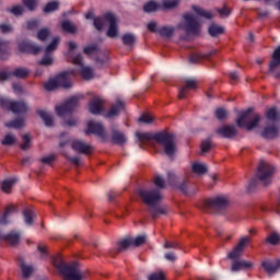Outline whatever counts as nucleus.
<instances>
[{"label":"nucleus","mask_w":280,"mask_h":280,"mask_svg":"<svg viewBox=\"0 0 280 280\" xmlns=\"http://www.w3.org/2000/svg\"><path fill=\"white\" fill-rule=\"evenodd\" d=\"M194 12H196V14H198L199 16H203V19H212L213 14L211 13V11H205L202 8L200 7H192Z\"/></svg>","instance_id":"nucleus-47"},{"label":"nucleus","mask_w":280,"mask_h":280,"mask_svg":"<svg viewBox=\"0 0 280 280\" xmlns=\"http://www.w3.org/2000/svg\"><path fill=\"white\" fill-rule=\"evenodd\" d=\"M32 71L27 68H16L13 71L0 70V82H4V80H10V78H18L23 80L30 75Z\"/></svg>","instance_id":"nucleus-14"},{"label":"nucleus","mask_w":280,"mask_h":280,"mask_svg":"<svg viewBox=\"0 0 280 280\" xmlns=\"http://www.w3.org/2000/svg\"><path fill=\"white\" fill-rule=\"evenodd\" d=\"M61 27L63 32H67L68 34H75V32H78V27H75V24L71 21H63Z\"/></svg>","instance_id":"nucleus-42"},{"label":"nucleus","mask_w":280,"mask_h":280,"mask_svg":"<svg viewBox=\"0 0 280 280\" xmlns=\"http://www.w3.org/2000/svg\"><path fill=\"white\" fill-rule=\"evenodd\" d=\"M4 240L12 244V246H16L21 242V233L12 231L5 235Z\"/></svg>","instance_id":"nucleus-36"},{"label":"nucleus","mask_w":280,"mask_h":280,"mask_svg":"<svg viewBox=\"0 0 280 280\" xmlns=\"http://www.w3.org/2000/svg\"><path fill=\"white\" fill-rule=\"evenodd\" d=\"M19 50L22 51V54H33V56H36L43 51V47L32 42H22L19 44Z\"/></svg>","instance_id":"nucleus-19"},{"label":"nucleus","mask_w":280,"mask_h":280,"mask_svg":"<svg viewBox=\"0 0 280 280\" xmlns=\"http://www.w3.org/2000/svg\"><path fill=\"white\" fill-rule=\"evenodd\" d=\"M94 27L98 31H102L104 28V19L94 18Z\"/></svg>","instance_id":"nucleus-62"},{"label":"nucleus","mask_w":280,"mask_h":280,"mask_svg":"<svg viewBox=\"0 0 280 280\" xmlns=\"http://www.w3.org/2000/svg\"><path fill=\"white\" fill-rule=\"evenodd\" d=\"M15 141H16V138L9 133L2 140V145H14Z\"/></svg>","instance_id":"nucleus-56"},{"label":"nucleus","mask_w":280,"mask_h":280,"mask_svg":"<svg viewBox=\"0 0 280 280\" xmlns=\"http://www.w3.org/2000/svg\"><path fill=\"white\" fill-rule=\"evenodd\" d=\"M178 5V0H162V4L156 1H149L143 5L144 12H156L159 10H174Z\"/></svg>","instance_id":"nucleus-9"},{"label":"nucleus","mask_w":280,"mask_h":280,"mask_svg":"<svg viewBox=\"0 0 280 280\" xmlns=\"http://www.w3.org/2000/svg\"><path fill=\"white\" fill-rule=\"evenodd\" d=\"M213 54H215L214 51L208 52V54H203V52H194L190 58H189V62H191L192 65H196L198 62H202V60H208V58L210 56H213Z\"/></svg>","instance_id":"nucleus-32"},{"label":"nucleus","mask_w":280,"mask_h":280,"mask_svg":"<svg viewBox=\"0 0 280 280\" xmlns=\"http://www.w3.org/2000/svg\"><path fill=\"white\" fill-rule=\"evenodd\" d=\"M23 218L26 226H32V224H34V220H36V211L32 208H26L23 211Z\"/></svg>","instance_id":"nucleus-31"},{"label":"nucleus","mask_w":280,"mask_h":280,"mask_svg":"<svg viewBox=\"0 0 280 280\" xmlns=\"http://www.w3.org/2000/svg\"><path fill=\"white\" fill-rule=\"evenodd\" d=\"M217 132L224 139H233L237 135V129L234 125H228L217 129Z\"/></svg>","instance_id":"nucleus-23"},{"label":"nucleus","mask_w":280,"mask_h":280,"mask_svg":"<svg viewBox=\"0 0 280 280\" xmlns=\"http://www.w3.org/2000/svg\"><path fill=\"white\" fill-rule=\"evenodd\" d=\"M90 132L92 135H96V137H100L101 139H103V141H106V139H108V133H106L104 125H102L101 122H96L93 120L89 121L85 135H90Z\"/></svg>","instance_id":"nucleus-17"},{"label":"nucleus","mask_w":280,"mask_h":280,"mask_svg":"<svg viewBox=\"0 0 280 280\" xmlns=\"http://www.w3.org/2000/svg\"><path fill=\"white\" fill-rule=\"evenodd\" d=\"M73 49H78V44L74 42H69V49L68 54L71 56V60L73 65H77V67H80L79 73L83 78V80H93L94 70L93 68L89 66H84V58L82 57V54L71 55L73 52Z\"/></svg>","instance_id":"nucleus-5"},{"label":"nucleus","mask_w":280,"mask_h":280,"mask_svg":"<svg viewBox=\"0 0 280 280\" xmlns=\"http://www.w3.org/2000/svg\"><path fill=\"white\" fill-rule=\"evenodd\" d=\"M264 139H277L279 137V127L277 122H267L262 131Z\"/></svg>","instance_id":"nucleus-21"},{"label":"nucleus","mask_w":280,"mask_h":280,"mask_svg":"<svg viewBox=\"0 0 280 280\" xmlns=\"http://www.w3.org/2000/svg\"><path fill=\"white\" fill-rule=\"evenodd\" d=\"M178 189H180V191L183 194H185V196H194V194H196L198 191L196 186H194V184L189 183V180H183L178 185Z\"/></svg>","instance_id":"nucleus-26"},{"label":"nucleus","mask_w":280,"mask_h":280,"mask_svg":"<svg viewBox=\"0 0 280 280\" xmlns=\"http://www.w3.org/2000/svg\"><path fill=\"white\" fill-rule=\"evenodd\" d=\"M112 141L116 145H124L128 141V137H126L125 132L112 130Z\"/></svg>","instance_id":"nucleus-29"},{"label":"nucleus","mask_w":280,"mask_h":280,"mask_svg":"<svg viewBox=\"0 0 280 280\" xmlns=\"http://www.w3.org/2000/svg\"><path fill=\"white\" fill-rule=\"evenodd\" d=\"M145 240H147L145 235H140L135 238H132V237L124 238L122 241H120L118 243V246L116 249L109 252V255H115L116 253H121V252L126 250L127 248H130V246H141L142 244H145Z\"/></svg>","instance_id":"nucleus-10"},{"label":"nucleus","mask_w":280,"mask_h":280,"mask_svg":"<svg viewBox=\"0 0 280 280\" xmlns=\"http://www.w3.org/2000/svg\"><path fill=\"white\" fill-rule=\"evenodd\" d=\"M10 58V44L0 39V60H8Z\"/></svg>","instance_id":"nucleus-35"},{"label":"nucleus","mask_w":280,"mask_h":280,"mask_svg":"<svg viewBox=\"0 0 280 280\" xmlns=\"http://www.w3.org/2000/svg\"><path fill=\"white\" fill-rule=\"evenodd\" d=\"M60 45V37L57 36L52 39V42L45 48V55L43 59L39 61V65L43 67H51L54 65L52 54Z\"/></svg>","instance_id":"nucleus-13"},{"label":"nucleus","mask_w":280,"mask_h":280,"mask_svg":"<svg viewBox=\"0 0 280 280\" xmlns=\"http://www.w3.org/2000/svg\"><path fill=\"white\" fill-rule=\"evenodd\" d=\"M261 121V116L253 112V108H249L241 114L236 119L238 128H247V130H254L257 128V124Z\"/></svg>","instance_id":"nucleus-6"},{"label":"nucleus","mask_w":280,"mask_h":280,"mask_svg":"<svg viewBox=\"0 0 280 280\" xmlns=\"http://www.w3.org/2000/svg\"><path fill=\"white\" fill-rule=\"evenodd\" d=\"M174 32H176L174 26H162L159 28V34L163 38H172V36H174Z\"/></svg>","instance_id":"nucleus-38"},{"label":"nucleus","mask_w":280,"mask_h":280,"mask_svg":"<svg viewBox=\"0 0 280 280\" xmlns=\"http://www.w3.org/2000/svg\"><path fill=\"white\" fill-rule=\"evenodd\" d=\"M149 280H165V273L163 271H156L149 276Z\"/></svg>","instance_id":"nucleus-58"},{"label":"nucleus","mask_w":280,"mask_h":280,"mask_svg":"<svg viewBox=\"0 0 280 280\" xmlns=\"http://www.w3.org/2000/svg\"><path fill=\"white\" fill-rule=\"evenodd\" d=\"M229 207V198L224 196L207 199L202 202L201 209L203 211H222Z\"/></svg>","instance_id":"nucleus-8"},{"label":"nucleus","mask_w":280,"mask_h":280,"mask_svg":"<svg viewBox=\"0 0 280 280\" xmlns=\"http://www.w3.org/2000/svg\"><path fill=\"white\" fill-rule=\"evenodd\" d=\"M97 67H104L105 65H108V52L102 50L98 56L94 59Z\"/></svg>","instance_id":"nucleus-39"},{"label":"nucleus","mask_w":280,"mask_h":280,"mask_svg":"<svg viewBox=\"0 0 280 280\" xmlns=\"http://www.w3.org/2000/svg\"><path fill=\"white\" fill-rule=\"evenodd\" d=\"M266 242L272 246H277L280 242V234L278 232H272L267 238Z\"/></svg>","instance_id":"nucleus-48"},{"label":"nucleus","mask_w":280,"mask_h":280,"mask_svg":"<svg viewBox=\"0 0 280 280\" xmlns=\"http://www.w3.org/2000/svg\"><path fill=\"white\" fill-rule=\"evenodd\" d=\"M80 105V98L78 96H72L65 104L56 107V113L59 117H65L66 115H71L73 110Z\"/></svg>","instance_id":"nucleus-12"},{"label":"nucleus","mask_w":280,"mask_h":280,"mask_svg":"<svg viewBox=\"0 0 280 280\" xmlns=\"http://www.w3.org/2000/svg\"><path fill=\"white\" fill-rule=\"evenodd\" d=\"M104 19L109 24V27L107 30L108 38H117V36H119V26L117 25V23H119V20L117 19V15L113 13H106L104 15Z\"/></svg>","instance_id":"nucleus-15"},{"label":"nucleus","mask_w":280,"mask_h":280,"mask_svg":"<svg viewBox=\"0 0 280 280\" xmlns=\"http://www.w3.org/2000/svg\"><path fill=\"white\" fill-rule=\"evenodd\" d=\"M121 110H124V102L117 101L116 104L106 113L105 117L113 119V117H117Z\"/></svg>","instance_id":"nucleus-30"},{"label":"nucleus","mask_w":280,"mask_h":280,"mask_svg":"<svg viewBox=\"0 0 280 280\" xmlns=\"http://www.w3.org/2000/svg\"><path fill=\"white\" fill-rule=\"evenodd\" d=\"M22 277L23 279L30 278L32 272H34V268L30 265H25V262L21 264Z\"/></svg>","instance_id":"nucleus-46"},{"label":"nucleus","mask_w":280,"mask_h":280,"mask_svg":"<svg viewBox=\"0 0 280 280\" xmlns=\"http://www.w3.org/2000/svg\"><path fill=\"white\" fill-rule=\"evenodd\" d=\"M14 183H16L15 177L4 179L1 185L2 191H4L5 194H10V189H12V187H14Z\"/></svg>","instance_id":"nucleus-41"},{"label":"nucleus","mask_w":280,"mask_h":280,"mask_svg":"<svg viewBox=\"0 0 280 280\" xmlns=\"http://www.w3.org/2000/svg\"><path fill=\"white\" fill-rule=\"evenodd\" d=\"M191 171L194 174H198V176H202L207 172V165L196 162L191 165Z\"/></svg>","instance_id":"nucleus-43"},{"label":"nucleus","mask_w":280,"mask_h":280,"mask_svg":"<svg viewBox=\"0 0 280 280\" xmlns=\"http://www.w3.org/2000/svg\"><path fill=\"white\" fill-rule=\"evenodd\" d=\"M280 66V46L273 51L272 61L269 65L270 73H275L277 67Z\"/></svg>","instance_id":"nucleus-33"},{"label":"nucleus","mask_w":280,"mask_h":280,"mask_svg":"<svg viewBox=\"0 0 280 280\" xmlns=\"http://www.w3.org/2000/svg\"><path fill=\"white\" fill-rule=\"evenodd\" d=\"M37 115H39V117L43 119L45 126H47L48 128H50V126H54V116L49 112L39 109L37 110Z\"/></svg>","instance_id":"nucleus-34"},{"label":"nucleus","mask_w":280,"mask_h":280,"mask_svg":"<svg viewBox=\"0 0 280 280\" xmlns=\"http://www.w3.org/2000/svg\"><path fill=\"white\" fill-rule=\"evenodd\" d=\"M261 267L267 272V275H275L277 270L280 268V259L272 261V260H264L261 262Z\"/></svg>","instance_id":"nucleus-24"},{"label":"nucleus","mask_w":280,"mask_h":280,"mask_svg":"<svg viewBox=\"0 0 280 280\" xmlns=\"http://www.w3.org/2000/svg\"><path fill=\"white\" fill-rule=\"evenodd\" d=\"M4 126L7 128H14L15 130H19V128H23V126H25V120H23V118H15L9 122H5Z\"/></svg>","instance_id":"nucleus-40"},{"label":"nucleus","mask_w":280,"mask_h":280,"mask_svg":"<svg viewBox=\"0 0 280 280\" xmlns=\"http://www.w3.org/2000/svg\"><path fill=\"white\" fill-rule=\"evenodd\" d=\"M0 31L2 34H12L14 32V27L11 24H0Z\"/></svg>","instance_id":"nucleus-59"},{"label":"nucleus","mask_w":280,"mask_h":280,"mask_svg":"<svg viewBox=\"0 0 280 280\" xmlns=\"http://www.w3.org/2000/svg\"><path fill=\"white\" fill-rule=\"evenodd\" d=\"M52 266L62 275L65 280H82L84 279V273L80 270L78 264L72 262L70 265H65V261L60 257L52 258Z\"/></svg>","instance_id":"nucleus-3"},{"label":"nucleus","mask_w":280,"mask_h":280,"mask_svg":"<svg viewBox=\"0 0 280 280\" xmlns=\"http://www.w3.org/2000/svg\"><path fill=\"white\" fill-rule=\"evenodd\" d=\"M49 34H51V31L49 28H42L37 32V38L38 40H47Z\"/></svg>","instance_id":"nucleus-51"},{"label":"nucleus","mask_w":280,"mask_h":280,"mask_svg":"<svg viewBox=\"0 0 280 280\" xmlns=\"http://www.w3.org/2000/svg\"><path fill=\"white\" fill-rule=\"evenodd\" d=\"M183 19L184 21L177 25V28L183 30L187 36H182V40H188L189 36H199L200 22H198V16L192 13H186Z\"/></svg>","instance_id":"nucleus-4"},{"label":"nucleus","mask_w":280,"mask_h":280,"mask_svg":"<svg viewBox=\"0 0 280 280\" xmlns=\"http://www.w3.org/2000/svg\"><path fill=\"white\" fill-rule=\"evenodd\" d=\"M234 261L232 264V272H240V270H245L248 268H253V262L252 261H246V260H237V259H232Z\"/></svg>","instance_id":"nucleus-28"},{"label":"nucleus","mask_w":280,"mask_h":280,"mask_svg":"<svg viewBox=\"0 0 280 280\" xmlns=\"http://www.w3.org/2000/svg\"><path fill=\"white\" fill-rule=\"evenodd\" d=\"M248 244H250V236L242 237L234 249L228 254V259H240Z\"/></svg>","instance_id":"nucleus-18"},{"label":"nucleus","mask_w":280,"mask_h":280,"mask_svg":"<svg viewBox=\"0 0 280 280\" xmlns=\"http://www.w3.org/2000/svg\"><path fill=\"white\" fill-rule=\"evenodd\" d=\"M59 5H60V3H58V1H50L44 8V12L46 14L49 12H55V10H58Z\"/></svg>","instance_id":"nucleus-50"},{"label":"nucleus","mask_w":280,"mask_h":280,"mask_svg":"<svg viewBox=\"0 0 280 280\" xmlns=\"http://www.w3.org/2000/svg\"><path fill=\"white\" fill-rule=\"evenodd\" d=\"M74 75H75V71L69 70V71L59 73L55 78V80L57 81V84L59 85V88L71 89V86H73V81L71 80V78H73Z\"/></svg>","instance_id":"nucleus-16"},{"label":"nucleus","mask_w":280,"mask_h":280,"mask_svg":"<svg viewBox=\"0 0 280 280\" xmlns=\"http://www.w3.org/2000/svg\"><path fill=\"white\" fill-rule=\"evenodd\" d=\"M40 23L37 20H32L27 22V30H38Z\"/></svg>","instance_id":"nucleus-64"},{"label":"nucleus","mask_w":280,"mask_h":280,"mask_svg":"<svg viewBox=\"0 0 280 280\" xmlns=\"http://www.w3.org/2000/svg\"><path fill=\"white\" fill-rule=\"evenodd\" d=\"M72 150L79 154H91V152H93V147L91 144H86L84 141L74 140L72 142Z\"/></svg>","instance_id":"nucleus-22"},{"label":"nucleus","mask_w":280,"mask_h":280,"mask_svg":"<svg viewBox=\"0 0 280 280\" xmlns=\"http://www.w3.org/2000/svg\"><path fill=\"white\" fill-rule=\"evenodd\" d=\"M44 89L46 91H56V89H60L56 79H50L48 82L45 83Z\"/></svg>","instance_id":"nucleus-49"},{"label":"nucleus","mask_w":280,"mask_h":280,"mask_svg":"<svg viewBox=\"0 0 280 280\" xmlns=\"http://www.w3.org/2000/svg\"><path fill=\"white\" fill-rule=\"evenodd\" d=\"M275 174V167L268 162H260L256 176L265 187L272 184V176Z\"/></svg>","instance_id":"nucleus-7"},{"label":"nucleus","mask_w":280,"mask_h":280,"mask_svg":"<svg viewBox=\"0 0 280 280\" xmlns=\"http://www.w3.org/2000/svg\"><path fill=\"white\" fill-rule=\"evenodd\" d=\"M213 148V143L211 142V140H205L201 143V152H209V150Z\"/></svg>","instance_id":"nucleus-60"},{"label":"nucleus","mask_w":280,"mask_h":280,"mask_svg":"<svg viewBox=\"0 0 280 280\" xmlns=\"http://www.w3.org/2000/svg\"><path fill=\"white\" fill-rule=\"evenodd\" d=\"M139 196L144 205H148V212L152 215L153 220H156L159 215L167 214V207L159 206L163 200V195L159 188L140 189Z\"/></svg>","instance_id":"nucleus-2"},{"label":"nucleus","mask_w":280,"mask_h":280,"mask_svg":"<svg viewBox=\"0 0 280 280\" xmlns=\"http://www.w3.org/2000/svg\"><path fill=\"white\" fill-rule=\"evenodd\" d=\"M23 143L21 144V150H30L31 143H32V138L30 135H24L22 136Z\"/></svg>","instance_id":"nucleus-52"},{"label":"nucleus","mask_w":280,"mask_h":280,"mask_svg":"<svg viewBox=\"0 0 280 280\" xmlns=\"http://www.w3.org/2000/svg\"><path fill=\"white\" fill-rule=\"evenodd\" d=\"M9 12H11V14H14V16H21V14L25 12V9L23 8V5H15L9 9Z\"/></svg>","instance_id":"nucleus-55"},{"label":"nucleus","mask_w":280,"mask_h":280,"mask_svg":"<svg viewBox=\"0 0 280 280\" xmlns=\"http://www.w3.org/2000/svg\"><path fill=\"white\" fill-rule=\"evenodd\" d=\"M136 40V37L133 34L127 33L122 36V43L124 45H133Z\"/></svg>","instance_id":"nucleus-54"},{"label":"nucleus","mask_w":280,"mask_h":280,"mask_svg":"<svg viewBox=\"0 0 280 280\" xmlns=\"http://www.w3.org/2000/svg\"><path fill=\"white\" fill-rule=\"evenodd\" d=\"M210 36H220V34H224V27L220 26V25H217V24H212L209 26V30H208Z\"/></svg>","instance_id":"nucleus-44"},{"label":"nucleus","mask_w":280,"mask_h":280,"mask_svg":"<svg viewBox=\"0 0 280 280\" xmlns=\"http://www.w3.org/2000/svg\"><path fill=\"white\" fill-rule=\"evenodd\" d=\"M15 211H16V206H8L5 208L3 215L0 218V224H8V218H10L11 215H14Z\"/></svg>","instance_id":"nucleus-37"},{"label":"nucleus","mask_w":280,"mask_h":280,"mask_svg":"<svg viewBox=\"0 0 280 280\" xmlns=\"http://www.w3.org/2000/svg\"><path fill=\"white\" fill-rule=\"evenodd\" d=\"M101 51L102 49H100V45L97 44H91L83 48V52L85 54V56L92 58L93 60H95V58L100 56Z\"/></svg>","instance_id":"nucleus-27"},{"label":"nucleus","mask_w":280,"mask_h":280,"mask_svg":"<svg viewBox=\"0 0 280 280\" xmlns=\"http://www.w3.org/2000/svg\"><path fill=\"white\" fill-rule=\"evenodd\" d=\"M185 84L186 86H183L182 89H179V94H178L179 100H185L189 91H194L198 86L195 80H186Z\"/></svg>","instance_id":"nucleus-25"},{"label":"nucleus","mask_w":280,"mask_h":280,"mask_svg":"<svg viewBox=\"0 0 280 280\" xmlns=\"http://www.w3.org/2000/svg\"><path fill=\"white\" fill-rule=\"evenodd\" d=\"M23 3L27 10H36V5H38V0H23Z\"/></svg>","instance_id":"nucleus-57"},{"label":"nucleus","mask_w":280,"mask_h":280,"mask_svg":"<svg viewBox=\"0 0 280 280\" xmlns=\"http://www.w3.org/2000/svg\"><path fill=\"white\" fill-rule=\"evenodd\" d=\"M0 104L2 108L11 110L14 115H23V113H27V104H25V102L10 101L9 98L0 97Z\"/></svg>","instance_id":"nucleus-11"},{"label":"nucleus","mask_w":280,"mask_h":280,"mask_svg":"<svg viewBox=\"0 0 280 280\" xmlns=\"http://www.w3.org/2000/svg\"><path fill=\"white\" fill-rule=\"evenodd\" d=\"M138 121H140V124H153L154 116L151 114H142Z\"/></svg>","instance_id":"nucleus-53"},{"label":"nucleus","mask_w":280,"mask_h":280,"mask_svg":"<svg viewBox=\"0 0 280 280\" xmlns=\"http://www.w3.org/2000/svg\"><path fill=\"white\" fill-rule=\"evenodd\" d=\"M266 118L271 121V124H277L279 121V113H277L276 108H270L266 113Z\"/></svg>","instance_id":"nucleus-45"},{"label":"nucleus","mask_w":280,"mask_h":280,"mask_svg":"<svg viewBox=\"0 0 280 280\" xmlns=\"http://www.w3.org/2000/svg\"><path fill=\"white\" fill-rule=\"evenodd\" d=\"M136 137L140 141V143H145V141H156L159 145L164 147V152L166 156H174L176 154V136L174 133H170L167 131H161L155 135L148 132H137Z\"/></svg>","instance_id":"nucleus-1"},{"label":"nucleus","mask_w":280,"mask_h":280,"mask_svg":"<svg viewBox=\"0 0 280 280\" xmlns=\"http://www.w3.org/2000/svg\"><path fill=\"white\" fill-rule=\"evenodd\" d=\"M217 119H226V110L224 108H218L215 112Z\"/></svg>","instance_id":"nucleus-63"},{"label":"nucleus","mask_w":280,"mask_h":280,"mask_svg":"<svg viewBox=\"0 0 280 280\" xmlns=\"http://www.w3.org/2000/svg\"><path fill=\"white\" fill-rule=\"evenodd\" d=\"M90 113L92 115H102L104 113V98L94 97L89 104Z\"/></svg>","instance_id":"nucleus-20"},{"label":"nucleus","mask_w":280,"mask_h":280,"mask_svg":"<svg viewBox=\"0 0 280 280\" xmlns=\"http://www.w3.org/2000/svg\"><path fill=\"white\" fill-rule=\"evenodd\" d=\"M154 185H156L160 189H165V179L161 175H158L154 179Z\"/></svg>","instance_id":"nucleus-61"}]
</instances>
